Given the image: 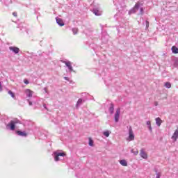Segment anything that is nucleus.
I'll list each match as a JSON object with an SVG mask.
<instances>
[{
  "instance_id": "nucleus-1",
  "label": "nucleus",
  "mask_w": 178,
  "mask_h": 178,
  "mask_svg": "<svg viewBox=\"0 0 178 178\" xmlns=\"http://www.w3.org/2000/svg\"><path fill=\"white\" fill-rule=\"evenodd\" d=\"M17 123H20V121L19 120H11L7 126L10 127V130H15V124H17Z\"/></svg>"
},
{
  "instance_id": "nucleus-2",
  "label": "nucleus",
  "mask_w": 178,
  "mask_h": 178,
  "mask_svg": "<svg viewBox=\"0 0 178 178\" xmlns=\"http://www.w3.org/2000/svg\"><path fill=\"white\" fill-rule=\"evenodd\" d=\"M54 161H56V162H58V161H59V156H66V153L65 152H62V153H58V152H54Z\"/></svg>"
},
{
  "instance_id": "nucleus-3",
  "label": "nucleus",
  "mask_w": 178,
  "mask_h": 178,
  "mask_svg": "<svg viewBox=\"0 0 178 178\" xmlns=\"http://www.w3.org/2000/svg\"><path fill=\"white\" fill-rule=\"evenodd\" d=\"M129 141H133V140H134V133L133 132L131 127H130L129 129Z\"/></svg>"
},
{
  "instance_id": "nucleus-4",
  "label": "nucleus",
  "mask_w": 178,
  "mask_h": 178,
  "mask_svg": "<svg viewBox=\"0 0 178 178\" xmlns=\"http://www.w3.org/2000/svg\"><path fill=\"white\" fill-rule=\"evenodd\" d=\"M120 117V108H118L116 110L115 114V122L118 123L119 122V118Z\"/></svg>"
},
{
  "instance_id": "nucleus-5",
  "label": "nucleus",
  "mask_w": 178,
  "mask_h": 178,
  "mask_svg": "<svg viewBox=\"0 0 178 178\" xmlns=\"http://www.w3.org/2000/svg\"><path fill=\"white\" fill-rule=\"evenodd\" d=\"M9 49L10 51H12L13 52H14V54H19V52H20V49H19V47H10Z\"/></svg>"
},
{
  "instance_id": "nucleus-6",
  "label": "nucleus",
  "mask_w": 178,
  "mask_h": 178,
  "mask_svg": "<svg viewBox=\"0 0 178 178\" xmlns=\"http://www.w3.org/2000/svg\"><path fill=\"white\" fill-rule=\"evenodd\" d=\"M140 155L141 158H143V159H147L148 158V155L147 154V153H145L144 149H141Z\"/></svg>"
},
{
  "instance_id": "nucleus-7",
  "label": "nucleus",
  "mask_w": 178,
  "mask_h": 178,
  "mask_svg": "<svg viewBox=\"0 0 178 178\" xmlns=\"http://www.w3.org/2000/svg\"><path fill=\"white\" fill-rule=\"evenodd\" d=\"M16 134L21 137H27V134L26 131H16Z\"/></svg>"
},
{
  "instance_id": "nucleus-8",
  "label": "nucleus",
  "mask_w": 178,
  "mask_h": 178,
  "mask_svg": "<svg viewBox=\"0 0 178 178\" xmlns=\"http://www.w3.org/2000/svg\"><path fill=\"white\" fill-rule=\"evenodd\" d=\"M56 23L60 26H65V22H63V20L60 18H56Z\"/></svg>"
},
{
  "instance_id": "nucleus-9",
  "label": "nucleus",
  "mask_w": 178,
  "mask_h": 178,
  "mask_svg": "<svg viewBox=\"0 0 178 178\" xmlns=\"http://www.w3.org/2000/svg\"><path fill=\"white\" fill-rule=\"evenodd\" d=\"M25 92L27 95V97H29V98H31V97H33V91L30 89H26L25 90Z\"/></svg>"
},
{
  "instance_id": "nucleus-10",
  "label": "nucleus",
  "mask_w": 178,
  "mask_h": 178,
  "mask_svg": "<svg viewBox=\"0 0 178 178\" xmlns=\"http://www.w3.org/2000/svg\"><path fill=\"white\" fill-rule=\"evenodd\" d=\"M178 138V130H175V133L173 134L172 138L174 140V141H176Z\"/></svg>"
},
{
  "instance_id": "nucleus-11",
  "label": "nucleus",
  "mask_w": 178,
  "mask_h": 178,
  "mask_svg": "<svg viewBox=\"0 0 178 178\" xmlns=\"http://www.w3.org/2000/svg\"><path fill=\"white\" fill-rule=\"evenodd\" d=\"M64 63L66 65L67 67H68V69L70 70H73V67H72V63L70 62H64Z\"/></svg>"
},
{
  "instance_id": "nucleus-12",
  "label": "nucleus",
  "mask_w": 178,
  "mask_h": 178,
  "mask_svg": "<svg viewBox=\"0 0 178 178\" xmlns=\"http://www.w3.org/2000/svg\"><path fill=\"white\" fill-rule=\"evenodd\" d=\"M156 123L157 126H159V127L161 126V124H162V120H161L160 118H156Z\"/></svg>"
},
{
  "instance_id": "nucleus-13",
  "label": "nucleus",
  "mask_w": 178,
  "mask_h": 178,
  "mask_svg": "<svg viewBox=\"0 0 178 178\" xmlns=\"http://www.w3.org/2000/svg\"><path fill=\"white\" fill-rule=\"evenodd\" d=\"M120 163L122 166H127V161L124 159L120 161Z\"/></svg>"
},
{
  "instance_id": "nucleus-14",
  "label": "nucleus",
  "mask_w": 178,
  "mask_h": 178,
  "mask_svg": "<svg viewBox=\"0 0 178 178\" xmlns=\"http://www.w3.org/2000/svg\"><path fill=\"white\" fill-rule=\"evenodd\" d=\"M93 13L95 15V16H101V12H99V10L97 9L94 10Z\"/></svg>"
},
{
  "instance_id": "nucleus-15",
  "label": "nucleus",
  "mask_w": 178,
  "mask_h": 178,
  "mask_svg": "<svg viewBox=\"0 0 178 178\" xmlns=\"http://www.w3.org/2000/svg\"><path fill=\"white\" fill-rule=\"evenodd\" d=\"M171 49H172V54H178V49L176 47V46H172Z\"/></svg>"
},
{
  "instance_id": "nucleus-16",
  "label": "nucleus",
  "mask_w": 178,
  "mask_h": 178,
  "mask_svg": "<svg viewBox=\"0 0 178 178\" xmlns=\"http://www.w3.org/2000/svg\"><path fill=\"white\" fill-rule=\"evenodd\" d=\"M131 152L134 154V155H138V149H132L131 150Z\"/></svg>"
},
{
  "instance_id": "nucleus-17",
  "label": "nucleus",
  "mask_w": 178,
  "mask_h": 178,
  "mask_svg": "<svg viewBox=\"0 0 178 178\" xmlns=\"http://www.w3.org/2000/svg\"><path fill=\"white\" fill-rule=\"evenodd\" d=\"M139 8H140V2H138L134 6V10H138Z\"/></svg>"
},
{
  "instance_id": "nucleus-18",
  "label": "nucleus",
  "mask_w": 178,
  "mask_h": 178,
  "mask_svg": "<svg viewBox=\"0 0 178 178\" xmlns=\"http://www.w3.org/2000/svg\"><path fill=\"white\" fill-rule=\"evenodd\" d=\"M114 108H113V104H111V106L109 108V111H110V113H111V115L113 114V111H114Z\"/></svg>"
},
{
  "instance_id": "nucleus-19",
  "label": "nucleus",
  "mask_w": 178,
  "mask_h": 178,
  "mask_svg": "<svg viewBox=\"0 0 178 178\" xmlns=\"http://www.w3.org/2000/svg\"><path fill=\"white\" fill-rule=\"evenodd\" d=\"M147 126H149V130L150 131H152V127H151V121H147Z\"/></svg>"
},
{
  "instance_id": "nucleus-20",
  "label": "nucleus",
  "mask_w": 178,
  "mask_h": 178,
  "mask_svg": "<svg viewBox=\"0 0 178 178\" xmlns=\"http://www.w3.org/2000/svg\"><path fill=\"white\" fill-rule=\"evenodd\" d=\"M89 145L92 147L94 145V140L91 138H89Z\"/></svg>"
},
{
  "instance_id": "nucleus-21",
  "label": "nucleus",
  "mask_w": 178,
  "mask_h": 178,
  "mask_svg": "<svg viewBox=\"0 0 178 178\" xmlns=\"http://www.w3.org/2000/svg\"><path fill=\"white\" fill-rule=\"evenodd\" d=\"M165 87H166V88H170V87H172V84H170V82H166L165 84Z\"/></svg>"
},
{
  "instance_id": "nucleus-22",
  "label": "nucleus",
  "mask_w": 178,
  "mask_h": 178,
  "mask_svg": "<svg viewBox=\"0 0 178 178\" xmlns=\"http://www.w3.org/2000/svg\"><path fill=\"white\" fill-rule=\"evenodd\" d=\"M72 32H73V34H76L77 33H79V29L77 28H73L72 29Z\"/></svg>"
},
{
  "instance_id": "nucleus-23",
  "label": "nucleus",
  "mask_w": 178,
  "mask_h": 178,
  "mask_svg": "<svg viewBox=\"0 0 178 178\" xmlns=\"http://www.w3.org/2000/svg\"><path fill=\"white\" fill-rule=\"evenodd\" d=\"M8 94L12 97V98H15V93H13L12 90H9Z\"/></svg>"
},
{
  "instance_id": "nucleus-24",
  "label": "nucleus",
  "mask_w": 178,
  "mask_h": 178,
  "mask_svg": "<svg viewBox=\"0 0 178 178\" xmlns=\"http://www.w3.org/2000/svg\"><path fill=\"white\" fill-rule=\"evenodd\" d=\"M81 104H83V99H79L77 103H76V105L79 106V105H81Z\"/></svg>"
},
{
  "instance_id": "nucleus-25",
  "label": "nucleus",
  "mask_w": 178,
  "mask_h": 178,
  "mask_svg": "<svg viewBox=\"0 0 178 178\" xmlns=\"http://www.w3.org/2000/svg\"><path fill=\"white\" fill-rule=\"evenodd\" d=\"M104 136L106 137H109V131H106L103 133Z\"/></svg>"
},
{
  "instance_id": "nucleus-26",
  "label": "nucleus",
  "mask_w": 178,
  "mask_h": 178,
  "mask_svg": "<svg viewBox=\"0 0 178 178\" xmlns=\"http://www.w3.org/2000/svg\"><path fill=\"white\" fill-rule=\"evenodd\" d=\"M149 27V22L146 21V29H148Z\"/></svg>"
},
{
  "instance_id": "nucleus-27",
  "label": "nucleus",
  "mask_w": 178,
  "mask_h": 178,
  "mask_svg": "<svg viewBox=\"0 0 178 178\" xmlns=\"http://www.w3.org/2000/svg\"><path fill=\"white\" fill-rule=\"evenodd\" d=\"M13 15L15 17H17V13H16V12L13 13Z\"/></svg>"
},
{
  "instance_id": "nucleus-28",
  "label": "nucleus",
  "mask_w": 178,
  "mask_h": 178,
  "mask_svg": "<svg viewBox=\"0 0 178 178\" xmlns=\"http://www.w3.org/2000/svg\"><path fill=\"white\" fill-rule=\"evenodd\" d=\"M24 83H25V84H29V81L27 80V79H24Z\"/></svg>"
},
{
  "instance_id": "nucleus-29",
  "label": "nucleus",
  "mask_w": 178,
  "mask_h": 178,
  "mask_svg": "<svg viewBox=\"0 0 178 178\" xmlns=\"http://www.w3.org/2000/svg\"><path fill=\"white\" fill-rule=\"evenodd\" d=\"M156 178H161V174L157 173Z\"/></svg>"
},
{
  "instance_id": "nucleus-30",
  "label": "nucleus",
  "mask_w": 178,
  "mask_h": 178,
  "mask_svg": "<svg viewBox=\"0 0 178 178\" xmlns=\"http://www.w3.org/2000/svg\"><path fill=\"white\" fill-rule=\"evenodd\" d=\"M0 91H2V84H1V82H0Z\"/></svg>"
},
{
  "instance_id": "nucleus-31",
  "label": "nucleus",
  "mask_w": 178,
  "mask_h": 178,
  "mask_svg": "<svg viewBox=\"0 0 178 178\" xmlns=\"http://www.w3.org/2000/svg\"><path fill=\"white\" fill-rule=\"evenodd\" d=\"M154 105H155V106H158V102H155Z\"/></svg>"
},
{
  "instance_id": "nucleus-32",
  "label": "nucleus",
  "mask_w": 178,
  "mask_h": 178,
  "mask_svg": "<svg viewBox=\"0 0 178 178\" xmlns=\"http://www.w3.org/2000/svg\"><path fill=\"white\" fill-rule=\"evenodd\" d=\"M29 104L31 105V102H30Z\"/></svg>"
}]
</instances>
